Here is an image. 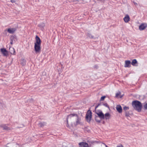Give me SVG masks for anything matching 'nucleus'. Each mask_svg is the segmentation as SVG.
I'll use <instances>...</instances> for the list:
<instances>
[{
	"label": "nucleus",
	"mask_w": 147,
	"mask_h": 147,
	"mask_svg": "<svg viewBox=\"0 0 147 147\" xmlns=\"http://www.w3.org/2000/svg\"><path fill=\"white\" fill-rule=\"evenodd\" d=\"M74 119H76L75 122L73 121V124L74 126H76L78 125L81 124V119L77 114L74 113L71 114L67 116V122L68 123V120L73 121Z\"/></svg>",
	"instance_id": "f257e3e1"
},
{
	"label": "nucleus",
	"mask_w": 147,
	"mask_h": 147,
	"mask_svg": "<svg viewBox=\"0 0 147 147\" xmlns=\"http://www.w3.org/2000/svg\"><path fill=\"white\" fill-rule=\"evenodd\" d=\"M41 41L40 38L37 36L36 37V42L34 43V49L36 53H40V52Z\"/></svg>",
	"instance_id": "f03ea898"
},
{
	"label": "nucleus",
	"mask_w": 147,
	"mask_h": 147,
	"mask_svg": "<svg viewBox=\"0 0 147 147\" xmlns=\"http://www.w3.org/2000/svg\"><path fill=\"white\" fill-rule=\"evenodd\" d=\"M132 105L134 109L135 110L138 112L141 111L142 107V104L140 101L137 100L134 101L132 102Z\"/></svg>",
	"instance_id": "7ed1b4c3"
},
{
	"label": "nucleus",
	"mask_w": 147,
	"mask_h": 147,
	"mask_svg": "<svg viewBox=\"0 0 147 147\" xmlns=\"http://www.w3.org/2000/svg\"><path fill=\"white\" fill-rule=\"evenodd\" d=\"M92 117V112L91 111L89 110L86 114V119L88 122L90 121Z\"/></svg>",
	"instance_id": "20e7f679"
},
{
	"label": "nucleus",
	"mask_w": 147,
	"mask_h": 147,
	"mask_svg": "<svg viewBox=\"0 0 147 147\" xmlns=\"http://www.w3.org/2000/svg\"><path fill=\"white\" fill-rule=\"evenodd\" d=\"M96 113L98 116V117L100 118L101 119H104L105 117L104 115L102 113V111H100L96 112Z\"/></svg>",
	"instance_id": "39448f33"
},
{
	"label": "nucleus",
	"mask_w": 147,
	"mask_h": 147,
	"mask_svg": "<svg viewBox=\"0 0 147 147\" xmlns=\"http://www.w3.org/2000/svg\"><path fill=\"white\" fill-rule=\"evenodd\" d=\"M0 128H2L3 130H11V129L9 127H8L5 125H0Z\"/></svg>",
	"instance_id": "423d86ee"
},
{
	"label": "nucleus",
	"mask_w": 147,
	"mask_h": 147,
	"mask_svg": "<svg viewBox=\"0 0 147 147\" xmlns=\"http://www.w3.org/2000/svg\"><path fill=\"white\" fill-rule=\"evenodd\" d=\"M80 147H88V144L85 142H82L79 143Z\"/></svg>",
	"instance_id": "0eeeda50"
},
{
	"label": "nucleus",
	"mask_w": 147,
	"mask_h": 147,
	"mask_svg": "<svg viewBox=\"0 0 147 147\" xmlns=\"http://www.w3.org/2000/svg\"><path fill=\"white\" fill-rule=\"evenodd\" d=\"M147 27V25L146 24H142L139 27V29L140 30H143Z\"/></svg>",
	"instance_id": "6e6552de"
},
{
	"label": "nucleus",
	"mask_w": 147,
	"mask_h": 147,
	"mask_svg": "<svg viewBox=\"0 0 147 147\" xmlns=\"http://www.w3.org/2000/svg\"><path fill=\"white\" fill-rule=\"evenodd\" d=\"M1 51L4 56H6L8 55L7 52L5 49H1Z\"/></svg>",
	"instance_id": "1a4fd4ad"
},
{
	"label": "nucleus",
	"mask_w": 147,
	"mask_h": 147,
	"mask_svg": "<svg viewBox=\"0 0 147 147\" xmlns=\"http://www.w3.org/2000/svg\"><path fill=\"white\" fill-rule=\"evenodd\" d=\"M16 30V29L15 28H10L8 29V32L10 34H13Z\"/></svg>",
	"instance_id": "9d476101"
},
{
	"label": "nucleus",
	"mask_w": 147,
	"mask_h": 147,
	"mask_svg": "<svg viewBox=\"0 0 147 147\" xmlns=\"http://www.w3.org/2000/svg\"><path fill=\"white\" fill-rule=\"evenodd\" d=\"M131 63V62L129 60H126L125 61V64L124 67H130V64Z\"/></svg>",
	"instance_id": "9b49d317"
},
{
	"label": "nucleus",
	"mask_w": 147,
	"mask_h": 147,
	"mask_svg": "<svg viewBox=\"0 0 147 147\" xmlns=\"http://www.w3.org/2000/svg\"><path fill=\"white\" fill-rule=\"evenodd\" d=\"M123 20L125 22H128L130 20V18L129 15H126L125 17L124 18Z\"/></svg>",
	"instance_id": "f8f14e48"
},
{
	"label": "nucleus",
	"mask_w": 147,
	"mask_h": 147,
	"mask_svg": "<svg viewBox=\"0 0 147 147\" xmlns=\"http://www.w3.org/2000/svg\"><path fill=\"white\" fill-rule=\"evenodd\" d=\"M117 111L119 113H121L122 111V109L121 106L120 105H117L116 107Z\"/></svg>",
	"instance_id": "ddd939ff"
},
{
	"label": "nucleus",
	"mask_w": 147,
	"mask_h": 147,
	"mask_svg": "<svg viewBox=\"0 0 147 147\" xmlns=\"http://www.w3.org/2000/svg\"><path fill=\"white\" fill-rule=\"evenodd\" d=\"M104 117L105 119H109L111 117V115L109 113H107L104 115Z\"/></svg>",
	"instance_id": "4468645a"
},
{
	"label": "nucleus",
	"mask_w": 147,
	"mask_h": 147,
	"mask_svg": "<svg viewBox=\"0 0 147 147\" xmlns=\"http://www.w3.org/2000/svg\"><path fill=\"white\" fill-rule=\"evenodd\" d=\"M9 49L10 53L12 55H15V51L14 49L13 48H10Z\"/></svg>",
	"instance_id": "2eb2a0df"
},
{
	"label": "nucleus",
	"mask_w": 147,
	"mask_h": 147,
	"mask_svg": "<svg viewBox=\"0 0 147 147\" xmlns=\"http://www.w3.org/2000/svg\"><path fill=\"white\" fill-rule=\"evenodd\" d=\"M137 63V61L136 59H133L131 63V64L134 66H136V64Z\"/></svg>",
	"instance_id": "dca6fc26"
},
{
	"label": "nucleus",
	"mask_w": 147,
	"mask_h": 147,
	"mask_svg": "<svg viewBox=\"0 0 147 147\" xmlns=\"http://www.w3.org/2000/svg\"><path fill=\"white\" fill-rule=\"evenodd\" d=\"M45 26V23H41L40 24L38 25V26L42 29H43Z\"/></svg>",
	"instance_id": "f3484780"
},
{
	"label": "nucleus",
	"mask_w": 147,
	"mask_h": 147,
	"mask_svg": "<svg viewBox=\"0 0 147 147\" xmlns=\"http://www.w3.org/2000/svg\"><path fill=\"white\" fill-rule=\"evenodd\" d=\"M120 94L121 93L120 92H118L116 93V94L115 97H119L120 98H121L122 97V96H120Z\"/></svg>",
	"instance_id": "a211bd4d"
},
{
	"label": "nucleus",
	"mask_w": 147,
	"mask_h": 147,
	"mask_svg": "<svg viewBox=\"0 0 147 147\" xmlns=\"http://www.w3.org/2000/svg\"><path fill=\"white\" fill-rule=\"evenodd\" d=\"M21 64L23 65H24L25 64L26 61L24 59H22L21 60Z\"/></svg>",
	"instance_id": "6ab92c4d"
},
{
	"label": "nucleus",
	"mask_w": 147,
	"mask_h": 147,
	"mask_svg": "<svg viewBox=\"0 0 147 147\" xmlns=\"http://www.w3.org/2000/svg\"><path fill=\"white\" fill-rule=\"evenodd\" d=\"M99 117H96L95 118V120L98 123L100 122L101 120L99 119Z\"/></svg>",
	"instance_id": "aec40b11"
},
{
	"label": "nucleus",
	"mask_w": 147,
	"mask_h": 147,
	"mask_svg": "<svg viewBox=\"0 0 147 147\" xmlns=\"http://www.w3.org/2000/svg\"><path fill=\"white\" fill-rule=\"evenodd\" d=\"M45 125V123H44L40 122L38 124L39 126L41 127Z\"/></svg>",
	"instance_id": "412c9836"
},
{
	"label": "nucleus",
	"mask_w": 147,
	"mask_h": 147,
	"mask_svg": "<svg viewBox=\"0 0 147 147\" xmlns=\"http://www.w3.org/2000/svg\"><path fill=\"white\" fill-rule=\"evenodd\" d=\"M87 35L90 38H93L92 36L90 33H88Z\"/></svg>",
	"instance_id": "4be33fe9"
},
{
	"label": "nucleus",
	"mask_w": 147,
	"mask_h": 147,
	"mask_svg": "<svg viewBox=\"0 0 147 147\" xmlns=\"http://www.w3.org/2000/svg\"><path fill=\"white\" fill-rule=\"evenodd\" d=\"M129 109V108L128 107L125 106L123 107V109L125 111H126L127 110Z\"/></svg>",
	"instance_id": "5701e85b"
},
{
	"label": "nucleus",
	"mask_w": 147,
	"mask_h": 147,
	"mask_svg": "<svg viewBox=\"0 0 147 147\" xmlns=\"http://www.w3.org/2000/svg\"><path fill=\"white\" fill-rule=\"evenodd\" d=\"M105 98V96H102L100 98V100H103Z\"/></svg>",
	"instance_id": "b1692460"
},
{
	"label": "nucleus",
	"mask_w": 147,
	"mask_h": 147,
	"mask_svg": "<svg viewBox=\"0 0 147 147\" xmlns=\"http://www.w3.org/2000/svg\"><path fill=\"white\" fill-rule=\"evenodd\" d=\"M144 106L145 109H147V103L145 104Z\"/></svg>",
	"instance_id": "393cba45"
},
{
	"label": "nucleus",
	"mask_w": 147,
	"mask_h": 147,
	"mask_svg": "<svg viewBox=\"0 0 147 147\" xmlns=\"http://www.w3.org/2000/svg\"><path fill=\"white\" fill-rule=\"evenodd\" d=\"M104 105L105 106L109 108V106L108 105L107 103H105L104 104Z\"/></svg>",
	"instance_id": "a878e982"
},
{
	"label": "nucleus",
	"mask_w": 147,
	"mask_h": 147,
	"mask_svg": "<svg viewBox=\"0 0 147 147\" xmlns=\"http://www.w3.org/2000/svg\"><path fill=\"white\" fill-rule=\"evenodd\" d=\"M117 147H123L122 144H121L118 146H117Z\"/></svg>",
	"instance_id": "bb28decb"
},
{
	"label": "nucleus",
	"mask_w": 147,
	"mask_h": 147,
	"mask_svg": "<svg viewBox=\"0 0 147 147\" xmlns=\"http://www.w3.org/2000/svg\"><path fill=\"white\" fill-rule=\"evenodd\" d=\"M134 5H138V4H137V3H136L135 2H134Z\"/></svg>",
	"instance_id": "cd10ccee"
},
{
	"label": "nucleus",
	"mask_w": 147,
	"mask_h": 147,
	"mask_svg": "<svg viewBox=\"0 0 147 147\" xmlns=\"http://www.w3.org/2000/svg\"><path fill=\"white\" fill-rule=\"evenodd\" d=\"M125 115L127 116H129V114L127 113H126Z\"/></svg>",
	"instance_id": "c85d7f7f"
},
{
	"label": "nucleus",
	"mask_w": 147,
	"mask_h": 147,
	"mask_svg": "<svg viewBox=\"0 0 147 147\" xmlns=\"http://www.w3.org/2000/svg\"><path fill=\"white\" fill-rule=\"evenodd\" d=\"M11 2L12 3H13L14 2V0H11Z\"/></svg>",
	"instance_id": "c756f323"
},
{
	"label": "nucleus",
	"mask_w": 147,
	"mask_h": 147,
	"mask_svg": "<svg viewBox=\"0 0 147 147\" xmlns=\"http://www.w3.org/2000/svg\"><path fill=\"white\" fill-rule=\"evenodd\" d=\"M98 107V106H96V107H95V109H96L97 108V107Z\"/></svg>",
	"instance_id": "7c9ffc66"
},
{
	"label": "nucleus",
	"mask_w": 147,
	"mask_h": 147,
	"mask_svg": "<svg viewBox=\"0 0 147 147\" xmlns=\"http://www.w3.org/2000/svg\"><path fill=\"white\" fill-rule=\"evenodd\" d=\"M11 44H12V42H11Z\"/></svg>",
	"instance_id": "2f4dec72"
}]
</instances>
